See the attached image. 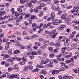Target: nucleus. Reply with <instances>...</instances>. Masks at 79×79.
Returning a JSON list of instances; mask_svg holds the SVG:
<instances>
[{"label": "nucleus", "instance_id": "obj_29", "mask_svg": "<svg viewBox=\"0 0 79 79\" xmlns=\"http://www.w3.org/2000/svg\"><path fill=\"white\" fill-rule=\"evenodd\" d=\"M23 16H20L19 18V20H17V21H18V22H19V21H21V20H22V19H23Z\"/></svg>", "mask_w": 79, "mask_h": 79}, {"label": "nucleus", "instance_id": "obj_53", "mask_svg": "<svg viewBox=\"0 0 79 79\" xmlns=\"http://www.w3.org/2000/svg\"><path fill=\"white\" fill-rule=\"evenodd\" d=\"M35 44L36 46L38 47V46H40V44H39V42H36L35 43Z\"/></svg>", "mask_w": 79, "mask_h": 79}, {"label": "nucleus", "instance_id": "obj_18", "mask_svg": "<svg viewBox=\"0 0 79 79\" xmlns=\"http://www.w3.org/2000/svg\"><path fill=\"white\" fill-rule=\"evenodd\" d=\"M45 6V4L44 3L40 4V9H42V7H44V6Z\"/></svg>", "mask_w": 79, "mask_h": 79}, {"label": "nucleus", "instance_id": "obj_8", "mask_svg": "<svg viewBox=\"0 0 79 79\" xmlns=\"http://www.w3.org/2000/svg\"><path fill=\"white\" fill-rule=\"evenodd\" d=\"M32 45L31 44H29L27 45L26 47V48L27 50H29L30 49H31V46H32Z\"/></svg>", "mask_w": 79, "mask_h": 79}, {"label": "nucleus", "instance_id": "obj_36", "mask_svg": "<svg viewBox=\"0 0 79 79\" xmlns=\"http://www.w3.org/2000/svg\"><path fill=\"white\" fill-rule=\"evenodd\" d=\"M79 16V12H78V10H76V12L75 13V15Z\"/></svg>", "mask_w": 79, "mask_h": 79}, {"label": "nucleus", "instance_id": "obj_45", "mask_svg": "<svg viewBox=\"0 0 79 79\" xmlns=\"http://www.w3.org/2000/svg\"><path fill=\"white\" fill-rule=\"evenodd\" d=\"M16 46H18V47H21V45L20 44L18 43H16L15 44Z\"/></svg>", "mask_w": 79, "mask_h": 79}, {"label": "nucleus", "instance_id": "obj_19", "mask_svg": "<svg viewBox=\"0 0 79 79\" xmlns=\"http://www.w3.org/2000/svg\"><path fill=\"white\" fill-rule=\"evenodd\" d=\"M27 70H28V66H27L25 67L23 69V71L25 72H27Z\"/></svg>", "mask_w": 79, "mask_h": 79}, {"label": "nucleus", "instance_id": "obj_50", "mask_svg": "<svg viewBox=\"0 0 79 79\" xmlns=\"http://www.w3.org/2000/svg\"><path fill=\"white\" fill-rule=\"evenodd\" d=\"M22 59L23 60V61H24V62H26V61H27V60L25 57H22Z\"/></svg>", "mask_w": 79, "mask_h": 79}, {"label": "nucleus", "instance_id": "obj_52", "mask_svg": "<svg viewBox=\"0 0 79 79\" xmlns=\"http://www.w3.org/2000/svg\"><path fill=\"white\" fill-rule=\"evenodd\" d=\"M10 11L11 13H12V14H13V13H15V12H14V9L13 8L11 9Z\"/></svg>", "mask_w": 79, "mask_h": 79}, {"label": "nucleus", "instance_id": "obj_42", "mask_svg": "<svg viewBox=\"0 0 79 79\" xmlns=\"http://www.w3.org/2000/svg\"><path fill=\"white\" fill-rule=\"evenodd\" d=\"M45 34H50V32L49 31H48V30H46L45 31Z\"/></svg>", "mask_w": 79, "mask_h": 79}, {"label": "nucleus", "instance_id": "obj_63", "mask_svg": "<svg viewBox=\"0 0 79 79\" xmlns=\"http://www.w3.org/2000/svg\"><path fill=\"white\" fill-rule=\"evenodd\" d=\"M41 48H42L43 50L44 49V48H45V46L44 45H43L40 47Z\"/></svg>", "mask_w": 79, "mask_h": 79}, {"label": "nucleus", "instance_id": "obj_60", "mask_svg": "<svg viewBox=\"0 0 79 79\" xmlns=\"http://www.w3.org/2000/svg\"><path fill=\"white\" fill-rule=\"evenodd\" d=\"M70 38H68L66 39V42H69L70 41Z\"/></svg>", "mask_w": 79, "mask_h": 79}, {"label": "nucleus", "instance_id": "obj_39", "mask_svg": "<svg viewBox=\"0 0 79 79\" xmlns=\"http://www.w3.org/2000/svg\"><path fill=\"white\" fill-rule=\"evenodd\" d=\"M10 55V54H11V53H12V50L11 49H10L7 52Z\"/></svg>", "mask_w": 79, "mask_h": 79}, {"label": "nucleus", "instance_id": "obj_20", "mask_svg": "<svg viewBox=\"0 0 79 79\" xmlns=\"http://www.w3.org/2000/svg\"><path fill=\"white\" fill-rule=\"evenodd\" d=\"M42 74H47V72L45 69H42L41 70Z\"/></svg>", "mask_w": 79, "mask_h": 79}, {"label": "nucleus", "instance_id": "obj_35", "mask_svg": "<svg viewBox=\"0 0 79 79\" xmlns=\"http://www.w3.org/2000/svg\"><path fill=\"white\" fill-rule=\"evenodd\" d=\"M16 75H12L11 76H10V78H16Z\"/></svg>", "mask_w": 79, "mask_h": 79}, {"label": "nucleus", "instance_id": "obj_3", "mask_svg": "<svg viewBox=\"0 0 79 79\" xmlns=\"http://www.w3.org/2000/svg\"><path fill=\"white\" fill-rule=\"evenodd\" d=\"M19 67L18 65H15L14 66L13 69L16 72H18L19 71Z\"/></svg>", "mask_w": 79, "mask_h": 79}, {"label": "nucleus", "instance_id": "obj_22", "mask_svg": "<svg viewBox=\"0 0 79 79\" xmlns=\"http://www.w3.org/2000/svg\"><path fill=\"white\" fill-rule=\"evenodd\" d=\"M64 21L65 22H69V21H71V20H70V19L66 17L64 19Z\"/></svg>", "mask_w": 79, "mask_h": 79}, {"label": "nucleus", "instance_id": "obj_5", "mask_svg": "<svg viewBox=\"0 0 79 79\" xmlns=\"http://www.w3.org/2000/svg\"><path fill=\"white\" fill-rule=\"evenodd\" d=\"M66 27V25H62L60 26V27L57 28V29L59 31H61V30H63L64 29V27Z\"/></svg>", "mask_w": 79, "mask_h": 79}, {"label": "nucleus", "instance_id": "obj_27", "mask_svg": "<svg viewBox=\"0 0 79 79\" xmlns=\"http://www.w3.org/2000/svg\"><path fill=\"white\" fill-rule=\"evenodd\" d=\"M55 45L56 47H60V45H61V44L60 43H56L55 44Z\"/></svg>", "mask_w": 79, "mask_h": 79}, {"label": "nucleus", "instance_id": "obj_1", "mask_svg": "<svg viewBox=\"0 0 79 79\" xmlns=\"http://www.w3.org/2000/svg\"><path fill=\"white\" fill-rule=\"evenodd\" d=\"M19 13L16 11L12 14V16L13 18H14L15 20H16L18 19V16H19Z\"/></svg>", "mask_w": 79, "mask_h": 79}, {"label": "nucleus", "instance_id": "obj_10", "mask_svg": "<svg viewBox=\"0 0 79 79\" xmlns=\"http://www.w3.org/2000/svg\"><path fill=\"white\" fill-rule=\"evenodd\" d=\"M64 56L65 57V58H69V57H72L73 58V53H70L69 55H65Z\"/></svg>", "mask_w": 79, "mask_h": 79}, {"label": "nucleus", "instance_id": "obj_17", "mask_svg": "<svg viewBox=\"0 0 79 79\" xmlns=\"http://www.w3.org/2000/svg\"><path fill=\"white\" fill-rule=\"evenodd\" d=\"M40 8V6H39L38 7H37V8H35L34 9V12H35V13H37V11H38V10H39V9Z\"/></svg>", "mask_w": 79, "mask_h": 79}, {"label": "nucleus", "instance_id": "obj_57", "mask_svg": "<svg viewBox=\"0 0 79 79\" xmlns=\"http://www.w3.org/2000/svg\"><path fill=\"white\" fill-rule=\"evenodd\" d=\"M62 13V11L61 10H59L58 12V14L59 15H61V13Z\"/></svg>", "mask_w": 79, "mask_h": 79}, {"label": "nucleus", "instance_id": "obj_26", "mask_svg": "<svg viewBox=\"0 0 79 79\" xmlns=\"http://www.w3.org/2000/svg\"><path fill=\"white\" fill-rule=\"evenodd\" d=\"M31 55H37V52L35 51H33L31 53Z\"/></svg>", "mask_w": 79, "mask_h": 79}, {"label": "nucleus", "instance_id": "obj_64", "mask_svg": "<svg viewBox=\"0 0 79 79\" xmlns=\"http://www.w3.org/2000/svg\"><path fill=\"white\" fill-rule=\"evenodd\" d=\"M60 79H66L65 77L63 76V77H59Z\"/></svg>", "mask_w": 79, "mask_h": 79}, {"label": "nucleus", "instance_id": "obj_51", "mask_svg": "<svg viewBox=\"0 0 79 79\" xmlns=\"http://www.w3.org/2000/svg\"><path fill=\"white\" fill-rule=\"evenodd\" d=\"M66 49L68 50L69 51H70V50H72V48H69V47H66Z\"/></svg>", "mask_w": 79, "mask_h": 79}, {"label": "nucleus", "instance_id": "obj_34", "mask_svg": "<svg viewBox=\"0 0 79 79\" xmlns=\"http://www.w3.org/2000/svg\"><path fill=\"white\" fill-rule=\"evenodd\" d=\"M37 0H35L34 1H30V3H34V4L36 3V2H37Z\"/></svg>", "mask_w": 79, "mask_h": 79}, {"label": "nucleus", "instance_id": "obj_4", "mask_svg": "<svg viewBox=\"0 0 79 79\" xmlns=\"http://www.w3.org/2000/svg\"><path fill=\"white\" fill-rule=\"evenodd\" d=\"M77 45V44L75 43H73L71 44V47L72 48L74 49V48H76Z\"/></svg>", "mask_w": 79, "mask_h": 79}, {"label": "nucleus", "instance_id": "obj_23", "mask_svg": "<svg viewBox=\"0 0 79 79\" xmlns=\"http://www.w3.org/2000/svg\"><path fill=\"white\" fill-rule=\"evenodd\" d=\"M55 54L53 53H52V54H49V57L50 58H53L55 56Z\"/></svg>", "mask_w": 79, "mask_h": 79}, {"label": "nucleus", "instance_id": "obj_62", "mask_svg": "<svg viewBox=\"0 0 79 79\" xmlns=\"http://www.w3.org/2000/svg\"><path fill=\"white\" fill-rule=\"evenodd\" d=\"M25 48H26V47L24 46H20L21 49H24Z\"/></svg>", "mask_w": 79, "mask_h": 79}, {"label": "nucleus", "instance_id": "obj_13", "mask_svg": "<svg viewBox=\"0 0 79 79\" xmlns=\"http://www.w3.org/2000/svg\"><path fill=\"white\" fill-rule=\"evenodd\" d=\"M59 48H56L54 49L53 51V53L54 54H55H55H57V53H58V50Z\"/></svg>", "mask_w": 79, "mask_h": 79}, {"label": "nucleus", "instance_id": "obj_12", "mask_svg": "<svg viewBox=\"0 0 79 79\" xmlns=\"http://www.w3.org/2000/svg\"><path fill=\"white\" fill-rule=\"evenodd\" d=\"M31 55V53L30 52H27L24 54V56H29Z\"/></svg>", "mask_w": 79, "mask_h": 79}, {"label": "nucleus", "instance_id": "obj_2", "mask_svg": "<svg viewBox=\"0 0 79 79\" xmlns=\"http://www.w3.org/2000/svg\"><path fill=\"white\" fill-rule=\"evenodd\" d=\"M56 32V30H55L52 32H51V33H52V35H52V39H54L55 38L56 35L58 34V33Z\"/></svg>", "mask_w": 79, "mask_h": 79}, {"label": "nucleus", "instance_id": "obj_30", "mask_svg": "<svg viewBox=\"0 0 79 79\" xmlns=\"http://www.w3.org/2000/svg\"><path fill=\"white\" fill-rule=\"evenodd\" d=\"M74 63L72 62L69 64V67H73V66H74Z\"/></svg>", "mask_w": 79, "mask_h": 79}, {"label": "nucleus", "instance_id": "obj_41", "mask_svg": "<svg viewBox=\"0 0 79 79\" xmlns=\"http://www.w3.org/2000/svg\"><path fill=\"white\" fill-rule=\"evenodd\" d=\"M51 35H51L50 33V34H48L47 36V38H48V39H50V38L51 37Z\"/></svg>", "mask_w": 79, "mask_h": 79}, {"label": "nucleus", "instance_id": "obj_25", "mask_svg": "<svg viewBox=\"0 0 79 79\" xmlns=\"http://www.w3.org/2000/svg\"><path fill=\"white\" fill-rule=\"evenodd\" d=\"M74 72L75 73H78L79 74V68H78L77 69H77H74L73 70Z\"/></svg>", "mask_w": 79, "mask_h": 79}, {"label": "nucleus", "instance_id": "obj_43", "mask_svg": "<svg viewBox=\"0 0 79 79\" xmlns=\"http://www.w3.org/2000/svg\"><path fill=\"white\" fill-rule=\"evenodd\" d=\"M9 48H10V46L9 45H7L5 47V49L8 50Z\"/></svg>", "mask_w": 79, "mask_h": 79}, {"label": "nucleus", "instance_id": "obj_55", "mask_svg": "<svg viewBox=\"0 0 79 79\" xmlns=\"http://www.w3.org/2000/svg\"><path fill=\"white\" fill-rule=\"evenodd\" d=\"M59 2H60V1H59L58 0H56V1H54V3L55 4H57V3H59Z\"/></svg>", "mask_w": 79, "mask_h": 79}, {"label": "nucleus", "instance_id": "obj_6", "mask_svg": "<svg viewBox=\"0 0 79 79\" xmlns=\"http://www.w3.org/2000/svg\"><path fill=\"white\" fill-rule=\"evenodd\" d=\"M31 18L29 19V20L30 21H31L33 19H36L37 17L34 15H31Z\"/></svg>", "mask_w": 79, "mask_h": 79}, {"label": "nucleus", "instance_id": "obj_44", "mask_svg": "<svg viewBox=\"0 0 79 79\" xmlns=\"http://www.w3.org/2000/svg\"><path fill=\"white\" fill-rule=\"evenodd\" d=\"M65 63H66L67 64L70 63H71V60H67L65 61Z\"/></svg>", "mask_w": 79, "mask_h": 79}, {"label": "nucleus", "instance_id": "obj_16", "mask_svg": "<svg viewBox=\"0 0 79 79\" xmlns=\"http://www.w3.org/2000/svg\"><path fill=\"white\" fill-rule=\"evenodd\" d=\"M31 6V3L30 1L29 3H27L25 5V6L27 7H30V6Z\"/></svg>", "mask_w": 79, "mask_h": 79}, {"label": "nucleus", "instance_id": "obj_37", "mask_svg": "<svg viewBox=\"0 0 79 79\" xmlns=\"http://www.w3.org/2000/svg\"><path fill=\"white\" fill-rule=\"evenodd\" d=\"M20 3L21 4H23V3H24V2H26V0H20Z\"/></svg>", "mask_w": 79, "mask_h": 79}, {"label": "nucleus", "instance_id": "obj_7", "mask_svg": "<svg viewBox=\"0 0 79 79\" xmlns=\"http://www.w3.org/2000/svg\"><path fill=\"white\" fill-rule=\"evenodd\" d=\"M68 15V14H64L63 15H61L60 16L61 18V19H65V18H66V16Z\"/></svg>", "mask_w": 79, "mask_h": 79}, {"label": "nucleus", "instance_id": "obj_47", "mask_svg": "<svg viewBox=\"0 0 79 79\" xmlns=\"http://www.w3.org/2000/svg\"><path fill=\"white\" fill-rule=\"evenodd\" d=\"M52 22L54 23L56 22V21H58V20L57 19H55V18H52Z\"/></svg>", "mask_w": 79, "mask_h": 79}, {"label": "nucleus", "instance_id": "obj_38", "mask_svg": "<svg viewBox=\"0 0 79 79\" xmlns=\"http://www.w3.org/2000/svg\"><path fill=\"white\" fill-rule=\"evenodd\" d=\"M40 17H41V16H43L44 15V11H41L40 13Z\"/></svg>", "mask_w": 79, "mask_h": 79}, {"label": "nucleus", "instance_id": "obj_24", "mask_svg": "<svg viewBox=\"0 0 79 79\" xmlns=\"http://www.w3.org/2000/svg\"><path fill=\"white\" fill-rule=\"evenodd\" d=\"M5 13V12H4L3 10H1L0 12V15L1 16H2V15H3Z\"/></svg>", "mask_w": 79, "mask_h": 79}, {"label": "nucleus", "instance_id": "obj_11", "mask_svg": "<svg viewBox=\"0 0 79 79\" xmlns=\"http://www.w3.org/2000/svg\"><path fill=\"white\" fill-rule=\"evenodd\" d=\"M76 10H73L71 11V13L73 14L74 16H76Z\"/></svg>", "mask_w": 79, "mask_h": 79}, {"label": "nucleus", "instance_id": "obj_61", "mask_svg": "<svg viewBox=\"0 0 79 79\" xmlns=\"http://www.w3.org/2000/svg\"><path fill=\"white\" fill-rule=\"evenodd\" d=\"M7 61L8 62H12V61H13V60L11 59H7Z\"/></svg>", "mask_w": 79, "mask_h": 79}, {"label": "nucleus", "instance_id": "obj_32", "mask_svg": "<svg viewBox=\"0 0 79 79\" xmlns=\"http://www.w3.org/2000/svg\"><path fill=\"white\" fill-rule=\"evenodd\" d=\"M25 39H27V40H30L31 39V37H29V36H25L24 37Z\"/></svg>", "mask_w": 79, "mask_h": 79}, {"label": "nucleus", "instance_id": "obj_9", "mask_svg": "<svg viewBox=\"0 0 79 79\" xmlns=\"http://www.w3.org/2000/svg\"><path fill=\"white\" fill-rule=\"evenodd\" d=\"M52 23H48L47 25L46 24H44V27H43V29H46L48 27V26H50L51 25Z\"/></svg>", "mask_w": 79, "mask_h": 79}, {"label": "nucleus", "instance_id": "obj_21", "mask_svg": "<svg viewBox=\"0 0 79 79\" xmlns=\"http://www.w3.org/2000/svg\"><path fill=\"white\" fill-rule=\"evenodd\" d=\"M34 37H39V35H34L31 36V39H33Z\"/></svg>", "mask_w": 79, "mask_h": 79}, {"label": "nucleus", "instance_id": "obj_49", "mask_svg": "<svg viewBox=\"0 0 79 79\" xmlns=\"http://www.w3.org/2000/svg\"><path fill=\"white\" fill-rule=\"evenodd\" d=\"M76 31H73L72 34V35L73 36H74V35H75L76 34Z\"/></svg>", "mask_w": 79, "mask_h": 79}, {"label": "nucleus", "instance_id": "obj_46", "mask_svg": "<svg viewBox=\"0 0 79 79\" xmlns=\"http://www.w3.org/2000/svg\"><path fill=\"white\" fill-rule=\"evenodd\" d=\"M68 45H69V43H67V42L64 43V46L65 47L68 46Z\"/></svg>", "mask_w": 79, "mask_h": 79}, {"label": "nucleus", "instance_id": "obj_28", "mask_svg": "<svg viewBox=\"0 0 79 79\" xmlns=\"http://www.w3.org/2000/svg\"><path fill=\"white\" fill-rule=\"evenodd\" d=\"M51 18H55V13H54L52 12L51 13Z\"/></svg>", "mask_w": 79, "mask_h": 79}, {"label": "nucleus", "instance_id": "obj_58", "mask_svg": "<svg viewBox=\"0 0 79 79\" xmlns=\"http://www.w3.org/2000/svg\"><path fill=\"white\" fill-rule=\"evenodd\" d=\"M49 61V60L48 59H47L46 60H45V64H46V63H47Z\"/></svg>", "mask_w": 79, "mask_h": 79}, {"label": "nucleus", "instance_id": "obj_59", "mask_svg": "<svg viewBox=\"0 0 79 79\" xmlns=\"http://www.w3.org/2000/svg\"><path fill=\"white\" fill-rule=\"evenodd\" d=\"M37 24H35V23H33L32 24V27H35V26H37Z\"/></svg>", "mask_w": 79, "mask_h": 79}, {"label": "nucleus", "instance_id": "obj_15", "mask_svg": "<svg viewBox=\"0 0 79 79\" xmlns=\"http://www.w3.org/2000/svg\"><path fill=\"white\" fill-rule=\"evenodd\" d=\"M63 37H64L63 36H60L59 37V39H58L57 41L58 42H61V39H63Z\"/></svg>", "mask_w": 79, "mask_h": 79}, {"label": "nucleus", "instance_id": "obj_14", "mask_svg": "<svg viewBox=\"0 0 79 79\" xmlns=\"http://www.w3.org/2000/svg\"><path fill=\"white\" fill-rule=\"evenodd\" d=\"M31 16V14L29 13H27L25 14V18L27 19L29 18Z\"/></svg>", "mask_w": 79, "mask_h": 79}, {"label": "nucleus", "instance_id": "obj_48", "mask_svg": "<svg viewBox=\"0 0 79 79\" xmlns=\"http://www.w3.org/2000/svg\"><path fill=\"white\" fill-rule=\"evenodd\" d=\"M61 6L62 8H65V7H66L67 5L66 4H65L63 5H61Z\"/></svg>", "mask_w": 79, "mask_h": 79}, {"label": "nucleus", "instance_id": "obj_40", "mask_svg": "<svg viewBox=\"0 0 79 79\" xmlns=\"http://www.w3.org/2000/svg\"><path fill=\"white\" fill-rule=\"evenodd\" d=\"M74 28L76 30H79V27L78 26H76L74 27Z\"/></svg>", "mask_w": 79, "mask_h": 79}, {"label": "nucleus", "instance_id": "obj_31", "mask_svg": "<svg viewBox=\"0 0 79 79\" xmlns=\"http://www.w3.org/2000/svg\"><path fill=\"white\" fill-rule=\"evenodd\" d=\"M25 62L24 61H22L19 63V64L21 65V66H22V65H24L25 64Z\"/></svg>", "mask_w": 79, "mask_h": 79}, {"label": "nucleus", "instance_id": "obj_54", "mask_svg": "<svg viewBox=\"0 0 79 79\" xmlns=\"http://www.w3.org/2000/svg\"><path fill=\"white\" fill-rule=\"evenodd\" d=\"M51 8L52 10H53L56 9V7H55V6L54 5H53L52 6Z\"/></svg>", "mask_w": 79, "mask_h": 79}, {"label": "nucleus", "instance_id": "obj_56", "mask_svg": "<svg viewBox=\"0 0 79 79\" xmlns=\"http://www.w3.org/2000/svg\"><path fill=\"white\" fill-rule=\"evenodd\" d=\"M39 71V69H38V68H37L34 70V71H35V72L36 71L38 72Z\"/></svg>", "mask_w": 79, "mask_h": 79}, {"label": "nucleus", "instance_id": "obj_33", "mask_svg": "<svg viewBox=\"0 0 79 79\" xmlns=\"http://www.w3.org/2000/svg\"><path fill=\"white\" fill-rule=\"evenodd\" d=\"M28 68L30 69V70H32L33 69V67L32 65L28 66Z\"/></svg>", "mask_w": 79, "mask_h": 79}]
</instances>
